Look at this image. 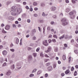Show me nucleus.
I'll use <instances>...</instances> for the list:
<instances>
[{
    "mask_svg": "<svg viewBox=\"0 0 78 78\" xmlns=\"http://www.w3.org/2000/svg\"><path fill=\"white\" fill-rule=\"evenodd\" d=\"M61 22L62 23V25L63 26H66L68 24V22L66 18H63L61 20Z\"/></svg>",
    "mask_w": 78,
    "mask_h": 78,
    "instance_id": "f257e3e1",
    "label": "nucleus"
},
{
    "mask_svg": "<svg viewBox=\"0 0 78 78\" xmlns=\"http://www.w3.org/2000/svg\"><path fill=\"white\" fill-rule=\"evenodd\" d=\"M65 73L66 75H70V74H71V72H70V70L69 69L67 70Z\"/></svg>",
    "mask_w": 78,
    "mask_h": 78,
    "instance_id": "f03ea898",
    "label": "nucleus"
},
{
    "mask_svg": "<svg viewBox=\"0 0 78 78\" xmlns=\"http://www.w3.org/2000/svg\"><path fill=\"white\" fill-rule=\"evenodd\" d=\"M11 10L12 11H13V12H15L16 11V6L12 7L11 9Z\"/></svg>",
    "mask_w": 78,
    "mask_h": 78,
    "instance_id": "7ed1b4c3",
    "label": "nucleus"
},
{
    "mask_svg": "<svg viewBox=\"0 0 78 78\" xmlns=\"http://www.w3.org/2000/svg\"><path fill=\"white\" fill-rule=\"evenodd\" d=\"M5 30H9L10 29V25H6L5 26Z\"/></svg>",
    "mask_w": 78,
    "mask_h": 78,
    "instance_id": "20e7f679",
    "label": "nucleus"
},
{
    "mask_svg": "<svg viewBox=\"0 0 78 78\" xmlns=\"http://www.w3.org/2000/svg\"><path fill=\"white\" fill-rule=\"evenodd\" d=\"M51 47H48L47 50H46L45 51V53H48V52H49V51H51Z\"/></svg>",
    "mask_w": 78,
    "mask_h": 78,
    "instance_id": "39448f33",
    "label": "nucleus"
},
{
    "mask_svg": "<svg viewBox=\"0 0 78 78\" xmlns=\"http://www.w3.org/2000/svg\"><path fill=\"white\" fill-rule=\"evenodd\" d=\"M43 44L45 46H48V44L47 42V40H44L43 41Z\"/></svg>",
    "mask_w": 78,
    "mask_h": 78,
    "instance_id": "423d86ee",
    "label": "nucleus"
},
{
    "mask_svg": "<svg viewBox=\"0 0 78 78\" xmlns=\"http://www.w3.org/2000/svg\"><path fill=\"white\" fill-rule=\"evenodd\" d=\"M22 11V9H18L17 10V13H18V14H20Z\"/></svg>",
    "mask_w": 78,
    "mask_h": 78,
    "instance_id": "0eeeda50",
    "label": "nucleus"
},
{
    "mask_svg": "<svg viewBox=\"0 0 78 78\" xmlns=\"http://www.w3.org/2000/svg\"><path fill=\"white\" fill-rule=\"evenodd\" d=\"M74 13H75V14H76V11H74L73 12H69V14L70 16H72V15H73V14H74Z\"/></svg>",
    "mask_w": 78,
    "mask_h": 78,
    "instance_id": "6e6552de",
    "label": "nucleus"
},
{
    "mask_svg": "<svg viewBox=\"0 0 78 78\" xmlns=\"http://www.w3.org/2000/svg\"><path fill=\"white\" fill-rule=\"evenodd\" d=\"M8 19L9 20H14V17L12 16H9L8 17Z\"/></svg>",
    "mask_w": 78,
    "mask_h": 78,
    "instance_id": "1a4fd4ad",
    "label": "nucleus"
},
{
    "mask_svg": "<svg viewBox=\"0 0 78 78\" xmlns=\"http://www.w3.org/2000/svg\"><path fill=\"white\" fill-rule=\"evenodd\" d=\"M11 74V72L10 70H9L6 73V75H10Z\"/></svg>",
    "mask_w": 78,
    "mask_h": 78,
    "instance_id": "9d476101",
    "label": "nucleus"
},
{
    "mask_svg": "<svg viewBox=\"0 0 78 78\" xmlns=\"http://www.w3.org/2000/svg\"><path fill=\"white\" fill-rule=\"evenodd\" d=\"M52 11H55L56 9V7H52L51 8Z\"/></svg>",
    "mask_w": 78,
    "mask_h": 78,
    "instance_id": "9b49d317",
    "label": "nucleus"
},
{
    "mask_svg": "<svg viewBox=\"0 0 78 78\" xmlns=\"http://www.w3.org/2000/svg\"><path fill=\"white\" fill-rule=\"evenodd\" d=\"M2 54L3 55H6L7 54V51L6 50H4L2 51Z\"/></svg>",
    "mask_w": 78,
    "mask_h": 78,
    "instance_id": "f8f14e48",
    "label": "nucleus"
},
{
    "mask_svg": "<svg viewBox=\"0 0 78 78\" xmlns=\"http://www.w3.org/2000/svg\"><path fill=\"white\" fill-rule=\"evenodd\" d=\"M65 37V35H63L62 36H61L59 37V39H64V37Z\"/></svg>",
    "mask_w": 78,
    "mask_h": 78,
    "instance_id": "ddd939ff",
    "label": "nucleus"
},
{
    "mask_svg": "<svg viewBox=\"0 0 78 78\" xmlns=\"http://www.w3.org/2000/svg\"><path fill=\"white\" fill-rule=\"evenodd\" d=\"M2 33H4V34L6 33H7L6 31L5 30L3 29V30H2Z\"/></svg>",
    "mask_w": 78,
    "mask_h": 78,
    "instance_id": "4468645a",
    "label": "nucleus"
},
{
    "mask_svg": "<svg viewBox=\"0 0 78 78\" xmlns=\"http://www.w3.org/2000/svg\"><path fill=\"white\" fill-rule=\"evenodd\" d=\"M74 70H75V68L73 66H72L71 68V71L73 72Z\"/></svg>",
    "mask_w": 78,
    "mask_h": 78,
    "instance_id": "2eb2a0df",
    "label": "nucleus"
},
{
    "mask_svg": "<svg viewBox=\"0 0 78 78\" xmlns=\"http://www.w3.org/2000/svg\"><path fill=\"white\" fill-rule=\"evenodd\" d=\"M63 59L64 60H66V55H63Z\"/></svg>",
    "mask_w": 78,
    "mask_h": 78,
    "instance_id": "dca6fc26",
    "label": "nucleus"
},
{
    "mask_svg": "<svg viewBox=\"0 0 78 78\" xmlns=\"http://www.w3.org/2000/svg\"><path fill=\"white\" fill-rule=\"evenodd\" d=\"M16 43L18 44L19 43V38H17L16 40Z\"/></svg>",
    "mask_w": 78,
    "mask_h": 78,
    "instance_id": "f3484780",
    "label": "nucleus"
},
{
    "mask_svg": "<svg viewBox=\"0 0 78 78\" xmlns=\"http://www.w3.org/2000/svg\"><path fill=\"white\" fill-rule=\"evenodd\" d=\"M74 51L76 54H78V50L77 49H76Z\"/></svg>",
    "mask_w": 78,
    "mask_h": 78,
    "instance_id": "a211bd4d",
    "label": "nucleus"
},
{
    "mask_svg": "<svg viewBox=\"0 0 78 78\" xmlns=\"http://www.w3.org/2000/svg\"><path fill=\"white\" fill-rule=\"evenodd\" d=\"M52 68L51 67H48V70H49V71H51V69Z\"/></svg>",
    "mask_w": 78,
    "mask_h": 78,
    "instance_id": "6ab92c4d",
    "label": "nucleus"
},
{
    "mask_svg": "<svg viewBox=\"0 0 78 78\" xmlns=\"http://www.w3.org/2000/svg\"><path fill=\"white\" fill-rule=\"evenodd\" d=\"M76 75H77V71H76L74 72V76H76Z\"/></svg>",
    "mask_w": 78,
    "mask_h": 78,
    "instance_id": "aec40b11",
    "label": "nucleus"
},
{
    "mask_svg": "<svg viewBox=\"0 0 78 78\" xmlns=\"http://www.w3.org/2000/svg\"><path fill=\"white\" fill-rule=\"evenodd\" d=\"M71 44H73V43H74V40H72L71 41Z\"/></svg>",
    "mask_w": 78,
    "mask_h": 78,
    "instance_id": "412c9836",
    "label": "nucleus"
},
{
    "mask_svg": "<svg viewBox=\"0 0 78 78\" xmlns=\"http://www.w3.org/2000/svg\"><path fill=\"white\" fill-rule=\"evenodd\" d=\"M28 58L29 60H30L32 59V57H31V55H29L28 56Z\"/></svg>",
    "mask_w": 78,
    "mask_h": 78,
    "instance_id": "4be33fe9",
    "label": "nucleus"
},
{
    "mask_svg": "<svg viewBox=\"0 0 78 78\" xmlns=\"http://www.w3.org/2000/svg\"><path fill=\"white\" fill-rule=\"evenodd\" d=\"M41 73V70H39L37 73V75H39Z\"/></svg>",
    "mask_w": 78,
    "mask_h": 78,
    "instance_id": "5701e85b",
    "label": "nucleus"
},
{
    "mask_svg": "<svg viewBox=\"0 0 78 78\" xmlns=\"http://www.w3.org/2000/svg\"><path fill=\"white\" fill-rule=\"evenodd\" d=\"M53 37H54V38H55V39H57L58 37H57V36L56 35H53Z\"/></svg>",
    "mask_w": 78,
    "mask_h": 78,
    "instance_id": "b1692460",
    "label": "nucleus"
},
{
    "mask_svg": "<svg viewBox=\"0 0 78 78\" xmlns=\"http://www.w3.org/2000/svg\"><path fill=\"white\" fill-rule=\"evenodd\" d=\"M40 50V48L39 47H38V48L36 50V51L37 52H38V51H39Z\"/></svg>",
    "mask_w": 78,
    "mask_h": 78,
    "instance_id": "393cba45",
    "label": "nucleus"
},
{
    "mask_svg": "<svg viewBox=\"0 0 78 78\" xmlns=\"http://www.w3.org/2000/svg\"><path fill=\"white\" fill-rule=\"evenodd\" d=\"M70 17L71 19H73L75 18V16L73 15L71 16H70Z\"/></svg>",
    "mask_w": 78,
    "mask_h": 78,
    "instance_id": "a878e982",
    "label": "nucleus"
},
{
    "mask_svg": "<svg viewBox=\"0 0 78 78\" xmlns=\"http://www.w3.org/2000/svg\"><path fill=\"white\" fill-rule=\"evenodd\" d=\"M33 55L34 57H36L37 56V54L36 53H33Z\"/></svg>",
    "mask_w": 78,
    "mask_h": 78,
    "instance_id": "bb28decb",
    "label": "nucleus"
},
{
    "mask_svg": "<svg viewBox=\"0 0 78 78\" xmlns=\"http://www.w3.org/2000/svg\"><path fill=\"white\" fill-rule=\"evenodd\" d=\"M39 23H44V21L42 20H40L39 21Z\"/></svg>",
    "mask_w": 78,
    "mask_h": 78,
    "instance_id": "cd10ccee",
    "label": "nucleus"
},
{
    "mask_svg": "<svg viewBox=\"0 0 78 78\" xmlns=\"http://www.w3.org/2000/svg\"><path fill=\"white\" fill-rule=\"evenodd\" d=\"M37 5V3L36 2H34L33 3V5H34V6H36Z\"/></svg>",
    "mask_w": 78,
    "mask_h": 78,
    "instance_id": "c85d7f7f",
    "label": "nucleus"
},
{
    "mask_svg": "<svg viewBox=\"0 0 78 78\" xmlns=\"http://www.w3.org/2000/svg\"><path fill=\"white\" fill-rule=\"evenodd\" d=\"M11 14H12V16H16V14L14 12H12L11 13Z\"/></svg>",
    "mask_w": 78,
    "mask_h": 78,
    "instance_id": "c756f323",
    "label": "nucleus"
},
{
    "mask_svg": "<svg viewBox=\"0 0 78 78\" xmlns=\"http://www.w3.org/2000/svg\"><path fill=\"white\" fill-rule=\"evenodd\" d=\"M52 41L53 42H56V39H53L52 40Z\"/></svg>",
    "mask_w": 78,
    "mask_h": 78,
    "instance_id": "7c9ffc66",
    "label": "nucleus"
},
{
    "mask_svg": "<svg viewBox=\"0 0 78 78\" xmlns=\"http://www.w3.org/2000/svg\"><path fill=\"white\" fill-rule=\"evenodd\" d=\"M14 65H13L11 67L12 69H14Z\"/></svg>",
    "mask_w": 78,
    "mask_h": 78,
    "instance_id": "2f4dec72",
    "label": "nucleus"
},
{
    "mask_svg": "<svg viewBox=\"0 0 78 78\" xmlns=\"http://www.w3.org/2000/svg\"><path fill=\"white\" fill-rule=\"evenodd\" d=\"M66 11L67 12H68L70 11V9H67L66 10Z\"/></svg>",
    "mask_w": 78,
    "mask_h": 78,
    "instance_id": "473e14b6",
    "label": "nucleus"
},
{
    "mask_svg": "<svg viewBox=\"0 0 78 78\" xmlns=\"http://www.w3.org/2000/svg\"><path fill=\"white\" fill-rule=\"evenodd\" d=\"M36 70H37V69H34V70H33L32 71V73H34V72H36Z\"/></svg>",
    "mask_w": 78,
    "mask_h": 78,
    "instance_id": "72a5a7b5",
    "label": "nucleus"
},
{
    "mask_svg": "<svg viewBox=\"0 0 78 78\" xmlns=\"http://www.w3.org/2000/svg\"><path fill=\"white\" fill-rule=\"evenodd\" d=\"M40 55L41 56V57H44V55H43V54H42V53H40Z\"/></svg>",
    "mask_w": 78,
    "mask_h": 78,
    "instance_id": "f704fd0d",
    "label": "nucleus"
},
{
    "mask_svg": "<svg viewBox=\"0 0 78 78\" xmlns=\"http://www.w3.org/2000/svg\"><path fill=\"white\" fill-rule=\"evenodd\" d=\"M48 74L46 73L45 74V78H47V77H48Z\"/></svg>",
    "mask_w": 78,
    "mask_h": 78,
    "instance_id": "c9c22d12",
    "label": "nucleus"
},
{
    "mask_svg": "<svg viewBox=\"0 0 78 78\" xmlns=\"http://www.w3.org/2000/svg\"><path fill=\"white\" fill-rule=\"evenodd\" d=\"M34 74H31L29 75V77H32V76H34Z\"/></svg>",
    "mask_w": 78,
    "mask_h": 78,
    "instance_id": "e433bc0d",
    "label": "nucleus"
},
{
    "mask_svg": "<svg viewBox=\"0 0 78 78\" xmlns=\"http://www.w3.org/2000/svg\"><path fill=\"white\" fill-rule=\"evenodd\" d=\"M45 57L46 58H49V56H48V55L46 54L44 55Z\"/></svg>",
    "mask_w": 78,
    "mask_h": 78,
    "instance_id": "4c0bfd02",
    "label": "nucleus"
},
{
    "mask_svg": "<svg viewBox=\"0 0 78 78\" xmlns=\"http://www.w3.org/2000/svg\"><path fill=\"white\" fill-rule=\"evenodd\" d=\"M30 22H31V21L29 19L27 20V22H28V23H30Z\"/></svg>",
    "mask_w": 78,
    "mask_h": 78,
    "instance_id": "58836bf2",
    "label": "nucleus"
},
{
    "mask_svg": "<svg viewBox=\"0 0 78 78\" xmlns=\"http://www.w3.org/2000/svg\"><path fill=\"white\" fill-rule=\"evenodd\" d=\"M50 64V63H47L46 64V66H49Z\"/></svg>",
    "mask_w": 78,
    "mask_h": 78,
    "instance_id": "ea45409f",
    "label": "nucleus"
},
{
    "mask_svg": "<svg viewBox=\"0 0 78 78\" xmlns=\"http://www.w3.org/2000/svg\"><path fill=\"white\" fill-rule=\"evenodd\" d=\"M68 35H66L65 37V38L66 39H67V38H68Z\"/></svg>",
    "mask_w": 78,
    "mask_h": 78,
    "instance_id": "a19ab883",
    "label": "nucleus"
},
{
    "mask_svg": "<svg viewBox=\"0 0 78 78\" xmlns=\"http://www.w3.org/2000/svg\"><path fill=\"white\" fill-rule=\"evenodd\" d=\"M12 27L13 28H16V24H13L12 25Z\"/></svg>",
    "mask_w": 78,
    "mask_h": 78,
    "instance_id": "79ce46f5",
    "label": "nucleus"
},
{
    "mask_svg": "<svg viewBox=\"0 0 78 78\" xmlns=\"http://www.w3.org/2000/svg\"><path fill=\"white\" fill-rule=\"evenodd\" d=\"M48 61V59H44V62H47Z\"/></svg>",
    "mask_w": 78,
    "mask_h": 78,
    "instance_id": "37998d69",
    "label": "nucleus"
},
{
    "mask_svg": "<svg viewBox=\"0 0 78 78\" xmlns=\"http://www.w3.org/2000/svg\"><path fill=\"white\" fill-rule=\"evenodd\" d=\"M72 3H73L74 4H75V3L76 2L75 1L73 0H72Z\"/></svg>",
    "mask_w": 78,
    "mask_h": 78,
    "instance_id": "c03bdc74",
    "label": "nucleus"
},
{
    "mask_svg": "<svg viewBox=\"0 0 78 78\" xmlns=\"http://www.w3.org/2000/svg\"><path fill=\"white\" fill-rule=\"evenodd\" d=\"M64 46L65 47H66V48L67 47V45L66 44H64Z\"/></svg>",
    "mask_w": 78,
    "mask_h": 78,
    "instance_id": "a18cd8bd",
    "label": "nucleus"
},
{
    "mask_svg": "<svg viewBox=\"0 0 78 78\" xmlns=\"http://www.w3.org/2000/svg\"><path fill=\"white\" fill-rule=\"evenodd\" d=\"M53 66L54 68H55V67H56V64H54L53 65Z\"/></svg>",
    "mask_w": 78,
    "mask_h": 78,
    "instance_id": "49530a36",
    "label": "nucleus"
},
{
    "mask_svg": "<svg viewBox=\"0 0 78 78\" xmlns=\"http://www.w3.org/2000/svg\"><path fill=\"white\" fill-rule=\"evenodd\" d=\"M42 16H45V13H44V12H43L42 13Z\"/></svg>",
    "mask_w": 78,
    "mask_h": 78,
    "instance_id": "de8ad7c7",
    "label": "nucleus"
},
{
    "mask_svg": "<svg viewBox=\"0 0 78 78\" xmlns=\"http://www.w3.org/2000/svg\"><path fill=\"white\" fill-rule=\"evenodd\" d=\"M23 3L24 5H27V2H23Z\"/></svg>",
    "mask_w": 78,
    "mask_h": 78,
    "instance_id": "09e8293b",
    "label": "nucleus"
},
{
    "mask_svg": "<svg viewBox=\"0 0 78 78\" xmlns=\"http://www.w3.org/2000/svg\"><path fill=\"white\" fill-rule=\"evenodd\" d=\"M51 37H52V35L50 34L49 36V37H48V38H51Z\"/></svg>",
    "mask_w": 78,
    "mask_h": 78,
    "instance_id": "8fccbe9b",
    "label": "nucleus"
},
{
    "mask_svg": "<svg viewBox=\"0 0 78 78\" xmlns=\"http://www.w3.org/2000/svg\"><path fill=\"white\" fill-rule=\"evenodd\" d=\"M10 51H13L14 52V49H11L10 50Z\"/></svg>",
    "mask_w": 78,
    "mask_h": 78,
    "instance_id": "3c124183",
    "label": "nucleus"
},
{
    "mask_svg": "<svg viewBox=\"0 0 78 78\" xmlns=\"http://www.w3.org/2000/svg\"><path fill=\"white\" fill-rule=\"evenodd\" d=\"M3 66H6V63H4L3 65Z\"/></svg>",
    "mask_w": 78,
    "mask_h": 78,
    "instance_id": "603ef678",
    "label": "nucleus"
},
{
    "mask_svg": "<svg viewBox=\"0 0 78 78\" xmlns=\"http://www.w3.org/2000/svg\"><path fill=\"white\" fill-rule=\"evenodd\" d=\"M61 76H64V75H65V74H64V73H62L61 74Z\"/></svg>",
    "mask_w": 78,
    "mask_h": 78,
    "instance_id": "864d4df0",
    "label": "nucleus"
},
{
    "mask_svg": "<svg viewBox=\"0 0 78 78\" xmlns=\"http://www.w3.org/2000/svg\"><path fill=\"white\" fill-rule=\"evenodd\" d=\"M58 48H55V51H58Z\"/></svg>",
    "mask_w": 78,
    "mask_h": 78,
    "instance_id": "5fc2aeb1",
    "label": "nucleus"
},
{
    "mask_svg": "<svg viewBox=\"0 0 78 78\" xmlns=\"http://www.w3.org/2000/svg\"><path fill=\"white\" fill-rule=\"evenodd\" d=\"M48 41L49 42V43H51V40L49 39L48 40Z\"/></svg>",
    "mask_w": 78,
    "mask_h": 78,
    "instance_id": "6e6d98bb",
    "label": "nucleus"
},
{
    "mask_svg": "<svg viewBox=\"0 0 78 78\" xmlns=\"http://www.w3.org/2000/svg\"><path fill=\"white\" fill-rule=\"evenodd\" d=\"M26 9H29V7H28V6H26Z\"/></svg>",
    "mask_w": 78,
    "mask_h": 78,
    "instance_id": "4d7b16f0",
    "label": "nucleus"
},
{
    "mask_svg": "<svg viewBox=\"0 0 78 78\" xmlns=\"http://www.w3.org/2000/svg\"><path fill=\"white\" fill-rule=\"evenodd\" d=\"M58 64H60L61 63V61H58Z\"/></svg>",
    "mask_w": 78,
    "mask_h": 78,
    "instance_id": "13d9d810",
    "label": "nucleus"
},
{
    "mask_svg": "<svg viewBox=\"0 0 78 78\" xmlns=\"http://www.w3.org/2000/svg\"><path fill=\"white\" fill-rule=\"evenodd\" d=\"M53 17L54 19H56V15H54L53 16Z\"/></svg>",
    "mask_w": 78,
    "mask_h": 78,
    "instance_id": "bf43d9fd",
    "label": "nucleus"
},
{
    "mask_svg": "<svg viewBox=\"0 0 78 78\" xmlns=\"http://www.w3.org/2000/svg\"><path fill=\"white\" fill-rule=\"evenodd\" d=\"M38 30L40 32L41 31V28L39 27H38Z\"/></svg>",
    "mask_w": 78,
    "mask_h": 78,
    "instance_id": "052dcab7",
    "label": "nucleus"
},
{
    "mask_svg": "<svg viewBox=\"0 0 78 78\" xmlns=\"http://www.w3.org/2000/svg\"><path fill=\"white\" fill-rule=\"evenodd\" d=\"M55 23H54V22H51V25H53V24H54Z\"/></svg>",
    "mask_w": 78,
    "mask_h": 78,
    "instance_id": "680f3d73",
    "label": "nucleus"
},
{
    "mask_svg": "<svg viewBox=\"0 0 78 78\" xmlns=\"http://www.w3.org/2000/svg\"><path fill=\"white\" fill-rule=\"evenodd\" d=\"M37 9H37V8H35L34 9V10L35 11H37Z\"/></svg>",
    "mask_w": 78,
    "mask_h": 78,
    "instance_id": "e2e57ef3",
    "label": "nucleus"
},
{
    "mask_svg": "<svg viewBox=\"0 0 78 78\" xmlns=\"http://www.w3.org/2000/svg\"><path fill=\"white\" fill-rule=\"evenodd\" d=\"M3 47L2 45H0V49L3 48Z\"/></svg>",
    "mask_w": 78,
    "mask_h": 78,
    "instance_id": "0e129e2a",
    "label": "nucleus"
},
{
    "mask_svg": "<svg viewBox=\"0 0 78 78\" xmlns=\"http://www.w3.org/2000/svg\"><path fill=\"white\" fill-rule=\"evenodd\" d=\"M28 50H31V48H28Z\"/></svg>",
    "mask_w": 78,
    "mask_h": 78,
    "instance_id": "69168bd1",
    "label": "nucleus"
},
{
    "mask_svg": "<svg viewBox=\"0 0 78 78\" xmlns=\"http://www.w3.org/2000/svg\"><path fill=\"white\" fill-rule=\"evenodd\" d=\"M18 21H21V18H19L18 19Z\"/></svg>",
    "mask_w": 78,
    "mask_h": 78,
    "instance_id": "338daca9",
    "label": "nucleus"
},
{
    "mask_svg": "<svg viewBox=\"0 0 78 78\" xmlns=\"http://www.w3.org/2000/svg\"><path fill=\"white\" fill-rule=\"evenodd\" d=\"M75 33L76 34H78V30H76L75 31Z\"/></svg>",
    "mask_w": 78,
    "mask_h": 78,
    "instance_id": "774afa93",
    "label": "nucleus"
}]
</instances>
